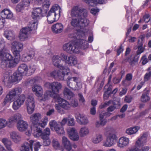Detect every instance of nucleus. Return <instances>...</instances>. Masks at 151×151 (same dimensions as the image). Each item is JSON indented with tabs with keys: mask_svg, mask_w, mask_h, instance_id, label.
<instances>
[{
	"mask_svg": "<svg viewBox=\"0 0 151 151\" xmlns=\"http://www.w3.org/2000/svg\"><path fill=\"white\" fill-rule=\"evenodd\" d=\"M23 44L19 42L14 41L12 42L11 44V48L13 52L14 55L16 58H14L12 56V60H14L17 59L18 60L17 63L13 67H7L13 68L15 67L18 63L20 58V52L22 51L23 49Z\"/></svg>",
	"mask_w": 151,
	"mask_h": 151,
	"instance_id": "nucleus-6",
	"label": "nucleus"
},
{
	"mask_svg": "<svg viewBox=\"0 0 151 151\" xmlns=\"http://www.w3.org/2000/svg\"><path fill=\"white\" fill-rule=\"evenodd\" d=\"M23 117L21 114L17 113L9 117L8 120V124L12 125H14L17 123L20 119H22Z\"/></svg>",
	"mask_w": 151,
	"mask_h": 151,
	"instance_id": "nucleus-15",
	"label": "nucleus"
},
{
	"mask_svg": "<svg viewBox=\"0 0 151 151\" xmlns=\"http://www.w3.org/2000/svg\"><path fill=\"white\" fill-rule=\"evenodd\" d=\"M35 53L32 50L30 51L29 53L24 54L22 56V59L25 62H27L32 59L34 56Z\"/></svg>",
	"mask_w": 151,
	"mask_h": 151,
	"instance_id": "nucleus-35",
	"label": "nucleus"
},
{
	"mask_svg": "<svg viewBox=\"0 0 151 151\" xmlns=\"http://www.w3.org/2000/svg\"><path fill=\"white\" fill-rule=\"evenodd\" d=\"M63 25L61 23H57L52 25L51 29L52 32L55 34L61 32L63 29Z\"/></svg>",
	"mask_w": 151,
	"mask_h": 151,
	"instance_id": "nucleus-21",
	"label": "nucleus"
},
{
	"mask_svg": "<svg viewBox=\"0 0 151 151\" xmlns=\"http://www.w3.org/2000/svg\"><path fill=\"white\" fill-rule=\"evenodd\" d=\"M42 118L41 114L39 113H37L32 115L30 116V119L34 126L39 125L42 128H44L48 121V118L47 116H45L40 121Z\"/></svg>",
	"mask_w": 151,
	"mask_h": 151,
	"instance_id": "nucleus-5",
	"label": "nucleus"
},
{
	"mask_svg": "<svg viewBox=\"0 0 151 151\" xmlns=\"http://www.w3.org/2000/svg\"><path fill=\"white\" fill-rule=\"evenodd\" d=\"M57 14L49 11L47 15V20L49 24H52L57 21L60 17Z\"/></svg>",
	"mask_w": 151,
	"mask_h": 151,
	"instance_id": "nucleus-18",
	"label": "nucleus"
},
{
	"mask_svg": "<svg viewBox=\"0 0 151 151\" xmlns=\"http://www.w3.org/2000/svg\"><path fill=\"white\" fill-rule=\"evenodd\" d=\"M66 70H55L50 73V76L55 78H58L61 80H63L65 75H68L66 73Z\"/></svg>",
	"mask_w": 151,
	"mask_h": 151,
	"instance_id": "nucleus-12",
	"label": "nucleus"
},
{
	"mask_svg": "<svg viewBox=\"0 0 151 151\" xmlns=\"http://www.w3.org/2000/svg\"><path fill=\"white\" fill-rule=\"evenodd\" d=\"M11 83L18 82L21 80L22 77L17 72L13 73V75L10 76Z\"/></svg>",
	"mask_w": 151,
	"mask_h": 151,
	"instance_id": "nucleus-36",
	"label": "nucleus"
},
{
	"mask_svg": "<svg viewBox=\"0 0 151 151\" xmlns=\"http://www.w3.org/2000/svg\"><path fill=\"white\" fill-rule=\"evenodd\" d=\"M100 121H97L96 123V127H98L100 125L104 126L106 123V121H103L101 120H100Z\"/></svg>",
	"mask_w": 151,
	"mask_h": 151,
	"instance_id": "nucleus-60",
	"label": "nucleus"
},
{
	"mask_svg": "<svg viewBox=\"0 0 151 151\" xmlns=\"http://www.w3.org/2000/svg\"><path fill=\"white\" fill-rule=\"evenodd\" d=\"M40 80V78L38 77H35L31 79L29 81V83L31 84H34L38 83Z\"/></svg>",
	"mask_w": 151,
	"mask_h": 151,
	"instance_id": "nucleus-62",
	"label": "nucleus"
},
{
	"mask_svg": "<svg viewBox=\"0 0 151 151\" xmlns=\"http://www.w3.org/2000/svg\"><path fill=\"white\" fill-rule=\"evenodd\" d=\"M149 72L146 73L144 76V80L145 81H147L150 79L151 76V67L148 69Z\"/></svg>",
	"mask_w": 151,
	"mask_h": 151,
	"instance_id": "nucleus-55",
	"label": "nucleus"
},
{
	"mask_svg": "<svg viewBox=\"0 0 151 151\" xmlns=\"http://www.w3.org/2000/svg\"><path fill=\"white\" fill-rule=\"evenodd\" d=\"M88 47L87 41L83 39L79 40L74 44L70 42L65 43L63 45V50L70 54L78 53L79 52V48L85 49Z\"/></svg>",
	"mask_w": 151,
	"mask_h": 151,
	"instance_id": "nucleus-3",
	"label": "nucleus"
},
{
	"mask_svg": "<svg viewBox=\"0 0 151 151\" xmlns=\"http://www.w3.org/2000/svg\"><path fill=\"white\" fill-rule=\"evenodd\" d=\"M32 129L33 130L32 134L34 136L38 137L41 136V137H42L43 132H42L40 128L35 125L32 127Z\"/></svg>",
	"mask_w": 151,
	"mask_h": 151,
	"instance_id": "nucleus-39",
	"label": "nucleus"
},
{
	"mask_svg": "<svg viewBox=\"0 0 151 151\" xmlns=\"http://www.w3.org/2000/svg\"><path fill=\"white\" fill-rule=\"evenodd\" d=\"M1 142L8 151H14L11 148L12 143L10 139L6 138H3L2 139Z\"/></svg>",
	"mask_w": 151,
	"mask_h": 151,
	"instance_id": "nucleus-31",
	"label": "nucleus"
},
{
	"mask_svg": "<svg viewBox=\"0 0 151 151\" xmlns=\"http://www.w3.org/2000/svg\"><path fill=\"white\" fill-rule=\"evenodd\" d=\"M29 32V30L28 28L25 27L21 29L19 35V40L21 41H24L27 40L28 38Z\"/></svg>",
	"mask_w": 151,
	"mask_h": 151,
	"instance_id": "nucleus-17",
	"label": "nucleus"
},
{
	"mask_svg": "<svg viewBox=\"0 0 151 151\" xmlns=\"http://www.w3.org/2000/svg\"><path fill=\"white\" fill-rule=\"evenodd\" d=\"M68 136L72 140L76 141L79 140V136L76 129L74 127H69L67 129Z\"/></svg>",
	"mask_w": 151,
	"mask_h": 151,
	"instance_id": "nucleus-13",
	"label": "nucleus"
},
{
	"mask_svg": "<svg viewBox=\"0 0 151 151\" xmlns=\"http://www.w3.org/2000/svg\"><path fill=\"white\" fill-rule=\"evenodd\" d=\"M140 41L139 40H138V43L139 44V46L138 47V50L137 52V55H140L141 53L143 52L144 51V49L142 47V44L141 42L142 41V39H141Z\"/></svg>",
	"mask_w": 151,
	"mask_h": 151,
	"instance_id": "nucleus-52",
	"label": "nucleus"
},
{
	"mask_svg": "<svg viewBox=\"0 0 151 151\" xmlns=\"http://www.w3.org/2000/svg\"><path fill=\"white\" fill-rule=\"evenodd\" d=\"M58 103L59 105L64 109L68 110L70 108V105L66 100L61 98H59Z\"/></svg>",
	"mask_w": 151,
	"mask_h": 151,
	"instance_id": "nucleus-26",
	"label": "nucleus"
},
{
	"mask_svg": "<svg viewBox=\"0 0 151 151\" xmlns=\"http://www.w3.org/2000/svg\"><path fill=\"white\" fill-rule=\"evenodd\" d=\"M60 57L58 55H54L52 58V63L55 67H58L60 70H66V73H69L70 72V69L68 67H65L62 66L61 63V60L60 59Z\"/></svg>",
	"mask_w": 151,
	"mask_h": 151,
	"instance_id": "nucleus-10",
	"label": "nucleus"
},
{
	"mask_svg": "<svg viewBox=\"0 0 151 151\" xmlns=\"http://www.w3.org/2000/svg\"><path fill=\"white\" fill-rule=\"evenodd\" d=\"M50 134V130L48 128H46L43 131L42 138L43 139V145L45 146L49 145L50 143L49 136Z\"/></svg>",
	"mask_w": 151,
	"mask_h": 151,
	"instance_id": "nucleus-14",
	"label": "nucleus"
},
{
	"mask_svg": "<svg viewBox=\"0 0 151 151\" xmlns=\"http://www.w3.org/2000/svg\"><path fill=\"white\" fill-rule=\"evenodd\" d=\"M52 146L56 150L59 149L60 148V144L58 140L56 139H53L52 141Z\"/></svg>",
	"mask_w": 151,
	"mask_h": 151,
	"instance_id": "nucleus-53",
	"label": "nucleus"
},
{
	"mask_svg": "<svg viewBox=\"0 0 151 151\" xmlns=\"http://www.w3.org/2000/svg\"><path fill=\"white\" fill-rule=\"evenodd\" d=\"M24 8L23 4L20 3L17 5L16 7V10L18 12H20Z\"/></svg>",
	"mask_w": 151,
	"mask_h": 151,
	"instance_id": "nucleus-63",
	"label": "nucleus"
},
{
	"mask_svg": "<svg viewBox=\"0 0 151 151\" xmlns=\"http://www.w3.org/2000/svg\"><path fill=\"white\" fill-rule=\"evenodd\" d=\"M22 91L20 87H17L10 91L4 99L3 104L5 105L13 101L12 108L14 110L18 109L23 104L25 99L24 95L21 94Z\"/></svg>",
	"mask_w": 151,
	"mask_h": 151,
	"instance_id": "nucleus-1",
	"label": "nucleus"
},
{
	"mask_svg": "<svg viewBox=\"0 0 151 151\" xmlns=\"http://www.w3.org/2000/svg\"><path fill=\"white\" fill-rule=\"evenodd\" d=\"M27 65L25 64H22L19 66L17 72L22 77L24 75L27 76Z\"/></svg>",
	"mask_w": 151,
	"mask_h": 151,
	"instance_id": "nucleus-30",
	"label": "nucleus"
},
{
	"mask_svg": "<svg viewBox=\"0 0 151 151\" xmlns=\"http://www.w3.org/2000/svg\"><path fill=\"white\" fill-rule=\"evenodd\" d=\"M1 14L4 18L7 19H11L13 17L12 12L8 9H5L2 10Z\"/></svg>",
	"mask_w": 151,
	"mask_h": 151,
	"instance_id": "nucleus-33",
	"label": "nucleus"
},
{
	"mask_svg": "<svg viewBox=\"0 0 151 151\" xmlns=\"http://www.w3.org/2000/svg\"><path fill=\"white\" fill-rule=\"evenodd\" d=\"M25 105L28 113L30 114H32L34 111L35 106L34 96L32 94H29L27 96L25 101Z\"/></svg>",
	"mask_w": 151,
	"mask_h": 151,
	"instance_id": "nucleus-8",
	"label": "nucleus"
},
{
	"mask_svg": "<svg viewBox=\"0 0 151 151\" xmlns=\"http://www.w3.org/2000/svg\"><path fill=\"white\" fill-rule=\"evenodd\" d=\"M88 129L86 127H83L80 128L79 133V136L81 137H84L87 136L89 133Z\"/></svg>",
	"mask_w": 151,
	"mask_h": 151,
	"instance_id": "nucleus-37",
	"label": "nucleus"
},
{
	"mask_svg": "<svg viewBox=\"0 0 151 151\" xmlns=\"http://www.w3.org/2000/svg\"><path fill=\"white\" fill-rule=\"evenodd\" d=\"M36 69V66L33 64H31L29 66V67H27V76H29L32 75L34 73Z\"/></svg>",
	"mask_w": 151,
	"mask_h": 151,
	"instance_id": "nucleus-48",
	"label": "nucleus"
},
{
	"mask_svg": "<svg viewBox=\"0 0 151 151\" xmlns=\"http://www.w3.org/2000/svg\"><path fill=\"white\" fill-rule=\"evenodd\" d=\"M45 87L51 89L52 91L47 90L45 92L44 96L42 97V100L45 101L48 99L49 97H54L57 94L62 88L61 84L58 82L52 83L46 82L44 84Z\"/></svg>",
	"mask_w": 151,
	"mask_h": 151,
	"instance_id": "nucleus-4",
	"label": "nucleus"
},
{
	"mask_svg": "<svg viewBox=\"0 0 151 151\" xmlns=\"http://www.w3.org/2000/svg\"><path fill=\"white\" fill-rule=\"evenodd\" d=\"M63 93L65 97L69 99H70L74 96L73 93L67 87L64 88Z\"/></svg>",
	"mask_w": 151,
	"mask_h": 151,
	"instance_id": "nucleus-45",
	"label": "nucleus"
},
{
	"mask_svg": "<svg viewBox=\"0 0 151 151\" xmlns=\"http://www.w3.org/2000/svg\"><path fill=\"white\" fill-rule=\"evenodd\" d=\"M47 12V9L42 11L40 7L34 8L32 12V17L33 19L38 20L40 17L45 16Z\"/></svg>",
	"mask_w": 151,
	"mask_h": 151,
	"instance_id": "nucleus-9",
	"label": "nucleus"
},
{
	"mask_svg": "<svg viewBox=\"0 0 151 151\" xmlns=\"http://www.w3.org/2000/svg\"><path fill=\"white\" fill-rule=\"evenodd\" d=\"M62 144L67 151H70L72 149L71 144L70 141L65 136H63L62 138Z\"/></svg>",
	"mask_w": 151,
	"mask_h": 151,
	"instance_id": "nucleus-28",
	"label": "nucleus"
},
{
	"mask_svg": "<svg viewBox=\"0 0 151 151\" xmlns=\"http://www.w3.org/2000/svg\"><path fill=\"white\" fill-rule=\"evenodd\" d=\"M111 113L109 112H107L104 111H103L99 113V118L100 120H101L103 121H106L104 119V117H107L109 116L111 114Z\"/></svg>",
	"mask_w": 151,
	"mask_h": 151,
	"instance_id": "nucleus-49",
	"label": "nucleus"
},
{
	"mask_svg": "<svg viewBox=\"0 0 151 151\" xmlns=\"http://www.w3.org/2000/svg\"><path fill=\"white\" fill-rule=\"evenodd\" d=\"M149 91L147 90V92L143 93L141 97V101L142 102H147L149 101L150 99V97L149 96Z\"/></svg>",
	"mask_w": 151,
	"mask_h": 151,
	"instance_id": "nucleus-47",
	"label": "nucleus"
},
{
	"mask_svg": "<svg viewBox=\"0 0 151 151\" xmlns=\"http://www.w3.org/2000/svg\"><path fill=\"white\" fill-rule=\"evenodd\" d=\"M77 119H79L80 123L81 124L85 125L87 124L88 122L87 118L83 115L79 114Z\"/></svg>",
	"mask_w": 151,
	"mask_h": 151,
	"instance_id": "nucleus-46",
	"label": "nucleus"
},
{
	"mask_svg": "<svg viewBox=\"0 0 151 151\" xmlns=\"http://www.w3.org/2000/svg\"><path fill=\"white\" fill-rule=\"evenodd\" d=\"M67 122V125L69 126H73L75 125V123L74 119L70 116L64 118L60 122L61 126L65 125Z\"/></svg>",
	"mask_w": 151,
	"mask_h": 151,
	"instance_id": "nucleus-19",
	"label": "nucleus"
},
{
	"mask_svg": "<svg viewBox=\"0 0 151 151\" xmlns=\"http://www.w3.org/2000/svg\"><path fill=\"white\" fill-rule=\"evenodd\" d=\"M77 63V61L76 58L75 56H68L67 60L66 61V63L71 66L75 65Z\"/></svg>",
	"mask_w": 151,
	"mask_h": 151,
	"instance_id": "nucleus-38",
	"label": "nucleus"
},
{
	"mask_svg": "<svg viewBox=\"0 0 151 151\" xmlns=\"http://www.w3.org/2000/svg\"><path fill=\"white\" fill-rule=\"evenodd\" d=\"M129 142V138L122 137L119 138L118 143V146L121 148L124 147L128 146Z\"/></svg>",
	"mask_w": 151,
	"mask_h": 151,
	"instance_id": "nucleus-27",
	"label": "nucleus"
},
{
	"mask_svg": "<svg viewBox=\"0 0 151 151\" xmlns=\"http://www.w3.org/2000/svg\"><path fill=\"white\" fill-rule=\"evenodd\" d=\"M82 87L81 83L80 82L78 83V81H77L74 87L73 88V90L74 91H78Z\"/></svg>",
	"mask_w": 151,
	"mask_h": 151,
	"instance_id": "nucleus-61",
	"label": "nucleus"
},
{
	"mask_svg": "<svg viewBox=\"0 0 151 151\" xmlns=\"http://www.w3.org/2000/svg\"><path fill=\"white\" fill-rule=\"evenodd\" d=\"M50 128L55 130L58 134H63L64 132L63 126L60 125L55 120H51L49 123Z\"/></svg>",
	"mask_w": 151,
	"mask_h": 151,
	"instance_id": "nucleus-11",
	"label": "nucleus"
},
{
	"mask_svg": "<svg viewBox=\"0 0 151 151\" xmlns=\"http://www.w3.org/2000/svg\"><path fill=\"white\" fill-rule=\"evenodd\" d=\"M11 138L15 143H17L21 140V136L17 132H12L10 134Z\"/></svg>",
	"mask_w": 151,
	"mask_h": 151,
	"instance_id": "nucleus-32",
	"label": "nucleus"
},
{
	"mask_svg": "<svg viewBox=\"0 0 151 151\" xmlns=\"http://www.w3.org/2000/svg\"><path fill=\"white\" fill-rule=\"evenodd\" d=\"M4 43V39L0 38V63L3 69L15 66L18 61L17 59L12 60V56L7 52L8 49L5 46Z\"/></svg>",
	"mask_w": 151,
	"mask_h": 151,
	"instance_id": "nucleus-2",
	"label": "nucleus"
},
{
	"mask_svg": "<svg viewBox=\"0 0 151 151\" xmlns=\"http://www.w3.org/2000/svg\"><path fill=\"white\" fill-rule=\"evenodd\" d=\"M8 123L6 119L3 118H0V129L5 127Z\"/></svg>",
	"mask_w": 151,
	"mask_h": 151,
	"instance_id": "nucleus-54",
	"label": "nucleus"
},
{
	"mask_svg": "<svg viewBox=\"0 0 151 151\" xmlns=\"http://www.w3.org/2000/svg\"><path fill=\"white\" fill-rule=\"evenodd\" d=\"M112 128L111 127H107L104 129V134L106 136L109 135L110 134H113L111 133Z\"/></svg>",
	"mask_w": 151,
	"mask_h": 151,
	"instance_id": "nucleus-57",
	"label": "nucleus"
},
{
	"mask_svg": "<svg viewBox=\"0 0 151 151\" xmlns=\"http://www.w3.org/2000/svg\"><path fill=\"white\" fill-rule=\"evenodd\" d=\"M84 2L90 5L93 6L94 4L99 3L100 4H103L105 3L106 2V0H83Z\"/></svg>",
	"mask_w": 151,
	"mask_h": 151,
	"instance_id": "nucleus-42",
	"label": "nucleus"
},
{
	"mask_svg": "<svg viewBox=\"0 0 151 151\" xmlns=\"http://www.w3.org/2000/svg\"><path fill=\"white\" fill-rule=\"evenodd\" d=\"M2 82L4 85L6 86H8L9 85L12 83L10 76H9L8 73L4 74L2 78Z\"/></svg>",
	"mask_w": 151,
	"mask_h": 151,
	"instance_id": "nucleus-41",
	"label": "nucleus"
},
{
	"mask_svg": "<svg viewBox=\"0 0 151 151\" xmlns=\"http://www.w3.org/2000/svg\"><path fill=\"white\" fill-rule=\"evenodd\" d=\"M49 11L57 14L59 16H60V13L62 12V9L58 4H55L52 6Z\"/></svg>",
	"mask_w": 151,
	"mask_h": 151,
	"instance_id": "nucleus-40",
	"label": "nucleus"
},
{
	"mask_svg": "<svg viewBox=\"0 0 151 151\" xmlns=\"http://www.w3.org/2000/svg\"><path fill=\"white\" fill-rule=\"evenodd\" d=\"M4 35L8 40L12 41L15 39V35L11 30H6L4 32Z\"/></svg>",
	"mask_w": 151,
	"mask_h": 151,
	"instance_id": "nucleus-34",
	"label": "nucleus"
},
{
	"mask_svg": "<svg viewBox=\"0 0 151 151\" xmlns=\"http://www.w3.org/2000/svg\"><path fill=\"white\" fill-rule=\"evenodd\" d=\"M33 92H35V94L38 97H41L42 95L43 90L42 87L38 85H35L32 88Z\"/></svg>",
	"mask_w": 151,
	"mask_h": 151,
	"instance_id": "nucleus-22",
	"label": "nucleus"
},
{
	"mask_svg": "<svg viewBox=\"0 0 151 151\" xmlns=\"http://www.w3.org/2000/svg\"><path fill=\"white\" fill-rule=\"evenodd\" d=\"M42 6L43 8L47 9L50 5V2L49 0H45L42 3Z\"/></svg>",
	"mask_w": 151,
	"mask_h": 151,
	"instance_id": "nucleus-59",
	"label": "nucleus"
},
{
	"mask_svg": "<svg viewBox=\"0 0 151 151\" xmlns=\"http://www.w3.org/2000/svg\"><path fill=\"white\" fill-rule=\"evenodd\" d=\"M87 16V12L86 16L84 17L83 15L80 17L79 27L81 29L83 28L88 26L89 22V20L86 18Z\"/></svg>",
	"mask_w": 151,
	"mask_h": 151,
	"instance_id": "nucleus-23",
	"label": "nucleus"
},
{
	"mask_svg": "<svg viewBox=\"0 0 151 151\" xmlns=\"http://www.w3.org/2000/svg\"><path fill=\"white\" fill-rule=\"evenodd\" d=\"M147 136L148 134L147 133H144L142 135L137 141L136 145L138 147L143 146L147 142Z\"/></svg>",
	"mask_w": 151,
	"mask_h": 151,
	"instance_id": "nucleus-24",
	"label": "nucleus"
},
{
	"mask_svg": "<svg viewBox=\"0 0 151 151\" xmlns=\"http://www.w3.org/2000/svg\"><path fill=\"white\" fill-rule=\"evenodd\" d=\"M78 78L76 77L68 78L67 79V85L69 88L73 90L76 83L78 81Z\"/></svg>",
	"mask_w": 151,
	"mask_h": 151,
	"instance_id": "nucleus-29",
	"label": "nucleus"
},
{
	"mask_svg": "<svg viewBox=\"0 0 151 151\" xmlns=\"http://www.w3.org/2000/svg\"><path fill=\"white\" fill-rule=\"evenodd\" d=\"M103 139V137L102 134H97L92 138V141L94 144H98L102 141Z\"/></svg>",
	"mask_w": 151,
	"mask_h": 151,
	"instance_id": "nucleus-44",
	"label": "nucleus"
},
{
	"mask_svg": "<svg viewBox=\"0 0 151 151\" xmlns=\"http://www.w3.org/2000/svg\"><path fill=\"white\" fill-rule=\"evenodd\" d=\"M60 58L61 59H62L63 61H65L66 63V61L67 60L68 56L65 54L63 53H61L60 54Z\"/></svg>",
	"mask_w": 151,
	"mask_h": 151,
	"instance_id": "nucleus-64",
	"label": "nucleus"
},
{
	"mask_svg": "<svg viewBox=\"0 0 151 151\" xmlns=\"http://www.w3.org/2000/svg\"><path fill=\"white\" fill-rule=\"evenodd\" d=\"M34 141L32 140L28 141L25 142L22 146L21 151H32V145Z\"/></svg>",
	"mask_w": 151,
	"mask_h": 151,
	"instance_id": "nucleus-20",
	"label": "nucleus"
},
{
	"mask_svg": "<svg viewBox=\"0 0 151 151\" xmlns=\"http://www.w3.org/2000/svg\"><path fill=\"white\" fill-rule=\"evenodd\" d=\"M80 18V17L72 18L70 22L71 25L74 27H79Z\"/></svg>",
	"mask_w": 151,
	"mask_h": 151,
	"instance_id": "nucleus-50",
	"label": "nucleus"
},
{
	"mask_svg": "<svg viewBox=\"0 0 151 151\" xmlns=\"http://www.w3.org/2000/svg\"><path fill=\"white\" fill-rule=\"evenodd\" d=\"M87 10L84 8H80L78 6H73L71 10L70 15L72 18L80 17L83 15L86 17L87 15Z\"/></svg>",
	"mask_w": 151,
	"mask_h": 151,
	"instance_id": "nucleus-7",
	"label": "nucleus"
},
{
	"mask_svg": "<svg viewBox=\"0 0 151 151\" xmlns=\"http://www.w3.org/2000/svg\"><path fill=\"white\" fill-rule=\"evenodd\" d=\"M28 124L27 122L22 120H20L17 123V127L18 130L21 132L25 130L28 128Z\"/></svg>",
	"mask_w": 151,
	"mask_h": 151,
	"instance_id": "nucleus-25",
	"label": "nucleus"
},
{
	"mask_svg": "<svg viewBox=\"0 0 151 151\" xmlns=\"http://www.w3.org/2000/svg\"><path fill=\"white\" fill-rule=\"evenodd\" d=\"M35 20V21H34L33 22L30 23L28 27H26L29 28V32L32 30L37 29L38 22V20Z\"/></svg>",
	"mask_w": 151,
	"mask_h": 151,
	"instance_id": "nucleus-51",
	"label": "nucleus"
},
{
	"mask_svg": "<svg viewBox=\"0 0 151 151\" xmlns=\"http://www.w3.org/2000/svg\"><path fill=\"white\" fill-rule=\"evenodd\" d=\"M112 101L111 100H110L104 103H101L99 105V108L101 109L103 108H105L108 106H109L110 104H111L112 102Z\"/></svg>",
	"mask_w": 151,
	"mask_h": 151,
	"instance_id": "nucleus-56",
	"label": "nucleus"
},
{
	"mask_svg": "<svg viewBox=\"0 0 151 151\" xmlns=\"http://www.w3.org/2000/svg\"><path fill=\"white\" fill-rule=\"evenodd\" d=\"M55 107L58 112L61 114H64L65 113L64 110L62 109V108L59 105L56 104L55 105Z\"/></svg>",
	"mask_w": 151,
	"mask_h": 151,
	"instance_id": "nucleus-58",
	"label": "nucleus"
},
{
	"mask_svg": "<svg viewBox=\"0 0 151 151\" xmlns=\"http://www.w3.org/2000/svg\"><path fill=\"white\" fill-rule=\"evenodd\" d=\"M140 129L138 126L130 127L127 129L126 130V133L128 135H132L136 133Z\"/></svg>",
	"mask_w": 151,
	"mask_h": 151,
	"instance_id": "nucleus-43",
	"label": "nucleus"
},
{
	"mask_svg": "<svg viewBox=\"0 0 151 151\" xmlns=\"http://www.w3.org/2000/svg\"><path fill=\"white\" fill-rule=\"evenodd\" d=\"M107 137L106 140L103 143V145L106 147H110L114 144L116 136L114 134H110Z\"/></svg>",
	"mask_w": 151,
	"mask_h": 151,
	"instance_id": "nucleus-16",
	"label": "nucleus"
}]
</instances>
